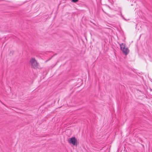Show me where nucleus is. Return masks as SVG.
<instances>
[{
    "instance_id": "1",
    "label": "nucleus",
    "mask_w": 152,
    "mask_h": 152,
    "mask_svg": "<svg viewBox=\"0 0 152 152\" xmlns=\"http://www.w3.org/2000/svg\"><path fill=\"white\" fill-rule=\"evenodd\" d=\"M29 63L31 67L34 69L38 68L39 66V63L35 58H31L29 61Z\"/></svg>"
},
{
    "instance_id": "2",
    "label": "nucleus",
    "mask_w": 152,
    "mask_h": 152,
    "mask_svg": "<svg viewBox=\"0 0 152 152\" xmlns=\"http://www.w3.org/2000/svg\"><path fill=\"white\" fill-rule=\"evenodd\" d=\"M121 50L125 55H127L129 52V50L126 46V44L122 43L120 44Z\"/></svg>"
},
{
    "instance_id": "3",
    "label": "nucleus",
    "mask_w": 152,
    "mask_h": 152,
    "mask_svg": "<svg viewBox=\"0 0 152 152\" xmlns=\"http://www.w3.org/2000/svg\"><path fill=\"white\" fill-rule=\"evenodd\" d=\"M68 142L70 144H71L74 145H77V140L75 137L69 138L68 140Z\"/></svg>"
},
{
    "instance_id": "4",
    "label": "nucleus",
    "mask_w": 152,
    "mask_h": 152,
    "mask_svg": "<svg viewBox=\"0 0 152 152\" xmlns=\"http://www.w3.org/2000/svg\"><path fill=\"white\" fill-rule=\"evenodd\" d=\"M72 1L73 2L76 3L78 1V0H72Z\"/></svg>"
}]
</instances>
